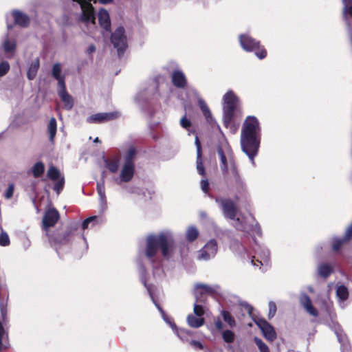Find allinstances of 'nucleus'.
Returning a JSON list of instances; mask_svg holds the SVG:
<instances>
[{"label":"nucleus","mask_w":352,"mask_h":352,"mask_svg":"<svg viewBox=\"0 0 352 352\" xmlns=\"http://www.w3.org/2000/svg\"><path fill=\"white\" fill-rule=\"evenodd\" d=\"M337 296L342 301L346 300L349 297V291L346 286L340 285L336 289Z\"/></svg>","instance_id":"32"},{"label":"nucleus","mask_w":352,"mask_h":352,"mask_svg":"<svg viewBox=\"0 0 352 352\" xmlns=\"http://www.w3.org/2000/svg\"><path fill=\"white\" fill-rule=\"evenodd\" d=\"M239 43L242 48L247 52H254L259 59L267 56V50L264 46L261 45L260 41H256L248 34L239 36Z\"/></svg>","instance_id":"4"},{"label":"nucleus","mask_w":352,"mask_h":352,"mask_svg":"<svg viewBox=\"0 0 352 352\" xmlns=\"http://www.w3.org/2000/svg\"><path fill=\"white\" fill-rule=\"evenodd\" d=\"M214 322L217 330L221 331L223 329V324L219 317L215 318Z\"/></svg>","instance_id":"54"},{"label":"nucleus","mask_w":352,"mask_h":352,"mask_svg":"<svg viewBox=\"0 0 352 352\" xmlns=\"http://www.w3.org/2000/svg\"><path fill=\"white\" fill-rule=\"evenodd\" d=\"M3 333V327L1 322H0V348L1 347V344H2Z\"/></svg>","instance_id":"58"},{"label":"nucleus","mask_w":352,"mask_h":352,"mask_svg":"<svg viewBox=\"0 0 352 352\" xmlns=\"http://www.w3.org/2000/svg\"><path fill=\"white\" fill-rule=\"evenodd\" d=\"M252 263H253L254 265H256V266H258L259 265H262L261 262L259 261L258 260H257L256 263L254 262V260H252Z\"/></svg>","instance_id":"61"},{"label":"nucleus","mask_w":352,"mask_h":352,"mask_svg":"<svg viewBox=\"0 0 352 352\" xmlns=\"http://www.w3.org/2000/svg\"><path fill=\"white\" fill-rule=\"evenodd\" d=\"M238 98L232 91H228L223 96V122L226 126L232 120L236 109Z\"/></svg>","instance_id":"5"},{"label":"nucleus","mask_w":352,"mask_h":352,"mask_svg":"<svg viewBox=\"0 0 352 352\" xmlns=\"http://www.w3.org/2000/svg\"><path fill=\"white\" fill-rule=\"evenodd\" d=\"M137 153L135 146H131L126 151L124 155V162L126 164H135L134 160Z\"/></svg>","instance_id":"25"},{"label":"nucleus","mask_w":352,"mask_h":352,"mask_svg":"<svg viewBox=\"0 0 352 352\" xmlns=\"http://www.w3.org/2000/svg\"><path fill=\"white\" fill-rule=\"evenodd\" d=\"M221 316L223 317V320L228 323V324L231 327H234L236 325V322L234 317L231 315V314L226 310L221 311Z\"/></svg>","instance_id":"31"},{"label":"nucleus","mask_w":352,"mask_h":352,"mask_svg":"<svg viewBox=\"0 0 352 352\" xmlns=\"http://www.w3.org/2000/svg\"><path fill=\"white\" fill-rule=\"evenodd\" d=\"M232 220L234 221L233 226L237 230L244 231L245 230V223L239 218L235 217Z\"/></svg>","instance_id":"40"},{"label":"nucleus","mask_w":352,"mask_h":352,"mask_svg":"<svg viewBox=\"0 0 352 352\" xmlns=\"http://www.w3.org/2000/svg\"><path fill=\"white\" fill-rule=\"evenodd\" d=\"M193 311H194V314L197 316L200 317V318H203L202 316L204 314V307H202V305L195 304L194 305Z\"/></svg>","instance_id":"43"},{"label":"nucleus","mask_w":352,"mask_h":352,"mask_svg":"<svg viewBox=\"0 0 352 352\" xmlns=\"http://www.w3.org/2000/svg\"><path fill=\"white\" fill-rule=\"evenodd\" d=\"M342 3L344 5L343 8L352 6V0H342Z\"/></svg>","instance_id":"59"},{"label":"nucleus","mask_w":352,"mask_h":352,"mask_svg":"<svg viewBox=\"0 0 352 352\" xmlns=\"http://www.w3.org/2000/svg\"><path fill=\"white\" fill-rule=\"evenodd\" d=\"M195 145L197 147V155L199 157L202 156L201 145L197 136L195 138Z\"/></svg>","instance_id":"55"},{"label":"nucleus","mask_w":352,"mask_h":352,"mask_svg":"<svg viewBox=\"0 0 352 352\" xmlns=\"http://www.w3.org/2000/svg\"><path fill=\"white\" fill-rule=\"evenodd\" d=\"M47 175V177L52 181H56L62 177L60 176V173L58 169L54 166H52L48 168Z\"/></svg>","instance_id":"30"},{"label":"nucleus","mask_w":352,"mask_h":352,"mask_svg":"<svg viewBox=\"0 0 352 352\" xmlns=\"http://www.w3.org/2000/svg\"><path fill=\"white\" fill-rule=\"evenodd\" d=\"M52 76L58 81V87L65 85V76L62 74V67L60 63H56L53 65Z\"/></svg>","instance_id":"17"},{"label":"nucleus","mask_w":352,"mask_h":352,"mask_svg":"<svg viewBox=\"0 0 352 352\" xmlns=\"http://www.w3.org/2000/svg\"><path fill=\"white\" fill-rule=\"evenodd\" d=\"M223 340L227 343H232L234 340L235 335L231 330H225L222 332Z\"/></svg>","instance_id":"35"},{"label":"nucleus","mask_w":352,"mask_h":352,"mask_svg":"<svg viewBox=\"0 0 352 352\" xmlns=\"http://www.w3.org/2000/svg\"><path fill=\"white\" fill-rule=\"evenodd\" d=\"M14 190V184H10L6 190V192L5 193V197L6 199H10L13 196Z\"/></svg>","instance_id":"51"},{"label":"nucleus","mask_w":352,"mask_h":352,"mask_svg":"<svg viewBox=\"0 0 352 352\" xmlns=\"http://www.w3.org/2000/svg\"><path fill=\"white\" fill-rule=\"evenodd\" d=\"M135 173V164H124L121 169L120 178L123 182H130Z\"/></svg>","instance_id":"14"},{"label":"nucleus","mask_w":352,"mask_h":352,"mask_svg":"<svg viewBox=\"0 0 352 352\" xmlns=\"http://www.w3.org/2000/svg\"><path fill=\"white\" fill-rule=\"evenodd\" d=\"M16 43L14 41L6 40L3 43V50L6 53H12L16 50Z\"/></svg>","instance_id":"36"},{"label":"nucleus","mask_w":352,"mask_h":352,"mask_svg":"<svg viewBox=\"0 0 352 352\" xmlns=\"http://www.w3.org/2000/svg\"><path fill=\"white\" fill-rule=\"evenodd\" d=\"M98 1L102 4H107L111 3L113 0H98Z\"/></svg>","instance_id":"60"},{"label":"nucleus","mask_w":352,"mask_h":352,"mask_svg":"<svg viewBox=\"0 0 352 352\" xmlns=\"http://www.w3.org/2000/svg\"><path fill=\"white\" fill-rule=\"evenodd\" d=\"M199 236V231L195 226L190 227L186 232V239L189 242H192L197 239Z\"/></svg>","instance_id":"33"},{"label":"nucleus","mask_w":352,"mask_h":352,"mask_svg":"<svg viewBox=\"0 0 352 352\" xmlns=\"http://www.w3.org/2000/svg\"><path fill=\"white\" fill-rule=\"evenodd\" d=\"M57 93L60 100L64 104V108L70 110L74 106V100L66 89V85L58 87Z\"/></svg>","instance_id":"12"},{"label":"nucleus","mask_w":352,"mask_h":352,"mask_svg":"<svg viewBox=\"0 0 352 352\" xmlns=\"http://www.w3.org/2000/svg\"><path fill=\"white\" fill-rule=\"evenodd\" d=\"M195 289L199 291L201 296L204 294H213L214 289L209 285L203 283H197L195 285Z\"/></svg>","instance_id":"26"},{"label":"nucleus","mask_w":352,"mask_h":352,"mask_svg":"<svg viewBox=\"0 0 352 352\" xmlns=\"http://www.w3.org/2000/svg\"><path fill=\"white\" fill-rule=\"evenodd\" d=\"M95 51H96V46L94 44H91L87 50V52L88 54H91L95 52Z\"/></svg>","instance_id":"57"},{"label":"nucleus","mask_w":352,"mask_h":352,"mask_svg":"<svg viewBox=\"0 0 352 352\" xmlns=\"http://www.w3.org/2000/svg\"><path fill=\"white\" fill-rule=\"evenodd\" d=\"M201 190L205 193H208L209 192V190H210V184H209V182H208V180L207 179H201Z\"/></svg>","instance_id":"49"},{"label":"nucleus","mask_w":352,"mask_h":352,"mask_svg":"<svg viewBox=\"0 0 352 352\" xmlns=\"http://www.w3.org/2000/svg\"><path fill=\"white\" fill-rule=\"evenodd\" d=\"M180 124L183 128L188 129L192 126V122L186 116H184L180 120Z\"/></svg>","instance_id":"45"},{"label":"nucleus","mask_w":352,"mask_h":352,"mask_svg":"<svg viewBox=\"0 0 352 352\" xmlns=\"http://www.w3.org/2000/svg\"><path fill=\"white\" fill-rule=\"evenodd\" d=\"M208 249H211L212 252L216 251L217 250V243L215 241H210L206 243V245L204 248L203 252L201 253V256L204 258H208L209 255L206 252Z\"/></svg>","instance_id":"34"},{"label":"nucleus","mask_w":352,"mask_h":352,"mask_svg":"<svg viewBox=\"0 0 352 352\" xmlns=\"http://www.w3.org/2000/svg\"><path fill=\"white\" fill-rule=\"evenodd\" d=\"M305 310L312 316L317 317L318 316V310L313 306L312 304L305 307Z\"/></svg>","instance_id":"48"},{"label":"nucleus","mask_w":352,"mask_h":352,"mask_svg":"<svg viewBox=\"0 0 352 352\" xmlns=\"http://www.w3.org/2000/svg\"><path fill=\"white\" fill-rule=\"evenodd\" d=\"M97 191L102 199H105V190L104 184H97Z\"/></svg>","instance_id":"52"},{"label":"nucleus","mask_w":352,"mask_h":352,"mask_svg":"<svg viewBox=\"0 0 352 352\" xmlns=\"http://www.w3.org/2000/svg\"><path fill=\"white\" fill-rule=\"evenodd\" d=\"M253 320L266 340L273 342L276 338L277 335L274 328L265 318L256 317Z\"/></svg>","instance_id":"9"},{"label":"nucleus","mask_w":352,"mask_h":352,"mask_svg":"<svg viewBox=\"0 0 352 352\" xmlns=\"http://www.w3.org/2000/svg\"><path fill=\"white\" fill-rule=\"evenodd\" d=\"M12 25H8V28L9 30L12 29Z\"/></svg>","instance_id":"64"},{"label":"nucleus","mask_w":352,"mask_h":352,"mask_svg":"<svg viewBox=\"0 0 352 352\" xmlns=\"http://www.w3.org/2000/svg\"><path fill=\"white\" fill-rule=\"evenodd\" d=\"M110 40L113 47L116 49L118 56L121 57L128 47L124 28L122 26L116 28L111 34Z\"/></svg>","instance_id":"6"},{"label":"nucleus","mask_w":352,"mask_h":352,"mask_svg":"<svg viewBox=\"0 0 352 352\" xmlns=\"http://www.w3.org/2000/svg\"><path fill=\"white\" fill-rule=\"evenodd\" d=\"M98 22L100 25L106 31L111 30V20L109 12L104 8H101L98 12Z\"/></svg>","instance_id":"16"},{"label":"nucleus","mask_w":352,"mask_h":352,"mask_svg":"<svg viewBox=\"0 0 352 352\" xmlns=\"http://www.w3.org/2000/svg\"><path fill=\"white\" fill-rule=\"evenodd\" d=\"M276 312V305L274 302H269V313H268V318L271 319L273 318Z\"/></svg>","instance_id":"44"},{"label":"nucleus","mask_w":352,"mask_h":352,"mask_svg":"<svg viewBox=\"0 0 352 352\" xmlns=\"http://www.w3.org/2000/svg\"><path fill=\"white\" fill-rule=\"evenodd\" d=\"M47 129L50 133V140L52 142L56 136L57 130L56 120L54 117L50 118L47 125Z\"/></svg>","instance_id":"27"},{"label":"nucleus","mask_w":352,"mask_h":352,"mask_svg":"<svg viewBox=\"0 0 352 352\" xmlns=\"http://www.w3.org/2000/svg\"><path fill=\"white\" fill-rule=\"evenodd\" d=\"M10 70V65L7 61L0 63V77L5 76Z\"/></svg>","instance_id":"41"},{"label":"nucleus","mask_w":352,"mask_h":352,"mask_svg":"<svg viewBox=\"0 0 352 352\" xmlns=\"http://www.w3.org/2000/svg\"><path fill=\"white\" fill-rule=\"evenodd\" d=\"M73 1L78 2L82 9L81 20L85 23L91 22L93 24L96 23V17L94 13V8L91 3V0H72Z\"/></svg>","instance_id":"10"},{"label":"nucleus","mask_w":352,"mask_h":352,"mask_svg":"<svg viewBox=\"0 0 352 352\" xmlns=\"http://www.w3.org/2000/svg\"><path fill=\"white\" fill-rule=\"evenodd\" d=\"M188 324L192 328H199L204 325L205 319L204 318H197L192 314H189L187 317Z\"/></svg>","instance_id":"22"},{"label":"nucleus","mask_w":352,"mask_h":352,"mask_svg":"<svg viewBox=\"0 0 352 352\" xmlns=\"http://www.w3.org/2000/svg\"><path fill=\"white\" fill-rule=\"evenodd\" d=\"M104 164L107 169L112 173L118 172L119 168V160L118 157H115L111 159H104Z\"/></svg>","instance_id":"23"},{"label":"nucleus","mask_w":352,"mask_h":352,"mask_svg":"<svg viewBox=\"0 0 352 352\" xmlns=\"http://www.w3.org/2000/svg\"><path fill=\"white\" fill-rule=\"evenodd\" d=\"M120 113L118 111H112L109 113H98L93 114L87 118L89 123H103L108 121L113 120L119 118Z\"/></svg>","instance_id":"11"},{"label":"nucleus","mask_w":352,"mask_h":352,"mask_svg":"<svg viewBox=\"0 0 352 352\" xmlns=\"http://www.w3.org/2000/svg\"><path fill=\"white\" fill-rule=\"evenodd\" d=\"M252 263H253L254 265H256V266H258L259 265H262L261 262L259 261L258 260H257L256 263L254 262V260H252Z\"/></svg>","instance_id":"62"},{"label":"nucleus","mask_w":352,"mask_h":352,"mask_svg":"<svg viewBox=\"0 0 352 352\" xmlns=\"http://www.w3.org/2000/svg\"><path fill=\"white\" fill-rule=\"evenodd\" d=\"M45 172V165L42 162H36L32 167V174L35 178L40 177Z\"/></svg>","instance_id":"29"},{"label":"nucleus","mask_w":352,"mask_h":352,"mask_svg":"<svg viewBox=\"0 0 352 352\" xmlns=\"http://www.w3.org/2000/svg\"><path fill=\"white\" fill-rule=\"evenodd\" d=\"M343 238L349 243L352 239V223L347 228Z\"/></svg>","instance_id":"50"},{"label":"nucleus","mask_w":352,"mask_h":352,"mask_svg":"<svg viewBox=\"0 0 352 352\" xmlns=\"http://www.w3.org/2000/svg\"><path fill=\"white\" fill-rule=\"evenodd\" d=\"M261 126L258 119L253 116H248L243 124L241 134L242 151L254 162L261 142Z\"/></svg>","instance_id":"1"},{"label":"nucleus","mask_w":352,"mask_h":352,"mask_svg":"<svg viewBox=\"0 0 352 352\" xmlns=\"http://www.w3.org/2000/svg\"><path fill=\"white\" fill-rule=\"evenodd\" d=\"M233 178L229 181L231 185H234L239 190L243 189V182L241 179L238 170L235 165H233L231 169Z\"/></svg>","instance_id":"19"},{"label":"nucleus","mask_w":352,"mask_h":352,"mask_svg":"<svg viewBox=\"0 0 352 352\" xmlns=\"http://www.w3.org/2000/svg\"><path fill=\"white\" fill-rule=\"evenodd\" d=\"M96 219H97L96 216H91V217H89L85 219L82 221V230L87 229L88 228L89 224L91 222H93L94 221H96Z\"/></svg>","instance_id":"47"},{"label":"nucleus","mask_w":352,"mask_h":352,"mask_svg":"<svg viewBox=\"0 0 352 352\" xmlns=\"http://www.w3.org/2000/svg\"><path fill=\"white\" fill-rule=\"evenodd\" d=\"M215 202L220 205L226 218L234 219L238 212V207L230 198L216 197Z\"/></svg>","instance_id":"7"},{"label":"nucleus","mask_w":352,"mask_h":352,"mask_svg":"<svg viewBox=\"0 0 352 352\" xmlns=\"http://www.w3.org/2000/svg\"><path fill=\"white\" fill-rule=\"evenodd\" d=\"M333 269L332 266L329 263H323L318 265V275L323 278H328L333 273Z\"/></svg>","instance_id":"21"},{"label":"nucleus","mask_w":352,"mask_h":352,"mask_svg":"<svg viewBox=\"0 0 352 352\" xmlns=\"http://www.w3.org/2000/svg\"><path fill=\"white\" fill-rule=\"evenodd\" d=\"M349 243L343 237H336L332 239L331 248L333 252H338L341 248Z\"/></svg>","instance_id":"28"},{"label":"nucleus","mask_w":352,"mask_h":352,"mask_svg":"<svg viewBox=\"0 0 352 352\" xmlns=\"http://www.w3.org/2000/svg\"><path fill=\"white\" fill-rule=\"evenodd\" d=\"M10 244L9 236L7 233L2 232L0 234V245L2 246H6Z\"/></svg>","instance_id":"42"},{"label":"nucleus","mask_w":352,"mask_h":352,"mask_svg":"<svg viewBox=\"0 0 352 352\" xmlns=\"http://www.w3.org/2000/svg\"><path fill=\"white\" fill-rule=\"evenodd\" d=\"M300 302H301L302 305L304 307V308L306 307L307 306H309V305L312 304L309 296L306 294H304L302 296V297L300 298Z\"/></svg>","instance_id":"46"},{"label":"nucleus","mask_w":352,"mask_h":352,"mask_svg":"<svg viewBox=\"0 0 352 352\" xmlns=\"http://www.w3.org/2000/svg\"><path fill=\"white\" fill-rule=\"evenodd\" d=\"M60 219V214L55 208L47 210L42 219V230L47 234L50 233V228L54 226Z\"/></svg>","instance_id":"8"},{"label":"nucleus","mask_w":352,"mask_h":352,"mask_svg":"<svg viewBox=\"0 0 352 352\" xmlns=\"http://www.w3.org/2000/svg\"><path fill=\"white\" fill-rule=\"evenodd\" d=\"M175 245L174 238L169 233L162 232L157 235H148L146 239L145 256L154 263V258L160 249L163 257L168 258L173 254Z\"/></svg>","instance_id":"2"},{"label":"nucleus","mask_w":352,"mask_h":352,"mask_svg":"<svg viewBox=\"0 0 352 352\" xmlns=\"http://www.w3.org/2000/svg\"><path fill=\"white\" fill-rule=\"evenodd\" d=\"M39 66L40 63L38 58L30 64L27 72V77L29 80H32L35 78L39 69Z\"/></svg>","instance_id":"24"},{"label":"nucleus","mask_w":352,"mask_h":352,"mask_svg":"<svg viewBox=\"0 0 352 352\" xmlns=\"http://www.w3.org/2000/svg\"><path fill=\"white\" fill-rule=\"evenodd\" d=\"M65 185V178L62 176L54 186V190L58 195L63 190Z\"/></svg>","instance_id":"38"},{"label":"nucleus","mask_w":352,"mask_h":352,"mask_svg":"<svg viewBox=\"0 0 352 352\" xmlns=\"http://www.w3.org/2000/svg\"><path fill=\"white\" fill-rule=\"evenodd\" d=\"M197 168L198 173L201 175H202L204 177L206 176L205 168L204 166V163L202 162V156L199 157L198 155H197Z\"/></svg>","instance_id":"39"},{"label":"nucleus","mask_w":352,"mask_h":352,"mask_svg":"<svg viewBox=\"0 0 352 352\" xmlns=\"http://www.w3.org/2000/svg\"><path fill=\"white\" fill-rule=\"evenodd\" d=\"M77 229L76 224H70L63 230L58 229L53 233H47L46 235L52 245H64L69 243Z\"/></svg>","instance_id":"3"},{"label":"nucleus","mask_w":352,"mask_h":352,"mask_svg":"<svg viewBox=\"0 0 352 352\" xmlns=\"http://www.w3.org/2000/svg\"><path fill=\"white\" fill-rule=\"evenodd\" d=\"M198 106L199 107L200 109L201 110L207 122L212 124L214 120L212 116L211 111H210L208 106L207 105L206 101L202 98H199L198 100Z\"/></svg>","instance_id":"18"},{"label":"nucleus","mask_w":352,"mask_h":352,"mask_svg":"<svg viewBox=\"0 0 352 352\" xmlns=\"http://www.w3.org/2000/svg\"><path fill=\"white\" fill-rule=\"evenodd\" d=\"M190 345L192 346L196 349L201 350L204 349V345L199 341L192 340L190 342Z\"/></svg>","instance_id":"56"},{"label":"nucleus","mask_w":352,"mask_h":352,"mask_svg":"<svg viewBox=\"0 0 352 352\" xmlns=\"http://www.w3.org/2000/svg\"><path fill=\"white\" fill-rule=\"evenodd\" d=\"M254 341L255 344L257 345L258 348L259 349L260 352H270L269 347L265 342L262 341L261 339L255 337Z\"/></svg>","instance_id":"37"},{"label":"nucleus","mask_w":352,"mask_h":352,"mask_svg":"<svg viewBox=\"0 0 352 352\" xmlns=\"http://www.w3.org/2000/svg\"><path fill=\"white\" fill-rule=\"evenodd\" d=\"M217 153L220 158V168L222 171V173L226 175L228 173V166L227 157L224 153V151L221 146L217 147Z\"/></svg>","instance_id":"20"},{"label":"nucleus","mask_w":352,"mask_h":352,"mask_svg":"<svg viewBox=\"0 0 352 352\" xmlns=\"http://www.w3.org/2000/svg\"><path fill=\"white\" fill-rule=\"evenodd\" d=\"M12 16L14 19V25L21 28H27L30 23V19L28 14L19 10H14L12 12Z\"/></svg>","instance_id":"13"},{"label":"nucleus","mask_w":352,"mask_h":352,"mask_svg":"<svg viewBox=\"0 0 352 352\" xmlns=\"http://www.w3.org/2000/svg\"><path fill=\"white\" fill-rule=\"evenodd\" d=\"M144 286L146 287V289H148V291L149 292L150 294H151V295H152V294H151V289H150V286H149V285H148L146 284V281H144Z\"/></svg>","instance_id":"63"},{"label":"nucleus","mask_w":352,"mask_h":352,"mask_svg":"<svg viewBox=\"0 0 352 352\" xmlns=\"http://www.w3.org/2000/svg\"><path fill=\"white\" fill-rule=\"evenodd\" d=\"M172 83L177 88H184L187 84V80L184 74L180 70H175L172 73Z\"/></svg>","instance_id":"15"},{"label":"nucleus","mask_w":352,"mask_h":352,"mask_svg":"<svg viewBox=\"0 0 352 352\" xmlns=\"http://www.w3.org/2000/svg\"><path fill=\"white\" fill-rule=\"evenodd\" d=\"M343 16L346 19L348 16L352 19V6L343 8Z\"/></svg>","instance_id":"53"}]
</instances>
